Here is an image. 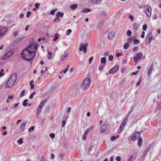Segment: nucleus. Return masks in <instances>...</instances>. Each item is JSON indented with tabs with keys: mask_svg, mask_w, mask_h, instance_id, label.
Instances as JSON below:
<instances>
[{
	"mask_svg": "<svg viewBox=\"0 0 161 161\" xmlns=\"http://www.w3.org/2000/svg\"><path fill=\"white\" fill-rule=\"evenodd\" d=\"M34 46L33 52L30 53L27 52L23 54H21V57L23 59L28 61H30L33 59L36 52L38 48L37 44H35Z\"/></svg>",
	"mask_w": 161,
	"mask_h": 161,
	"instance_id": "f257e3e1",
	"label": "nucleus"
},
{
	"mask_svg": "<svg viewBox=\"0 0 161 161\" xmlns=\"http://www.w3.org/2000/svg\"><path fill=\"white\" fill-rule=\"evenodd\" d=\"M90 82L91 80L89 78H85L81 85L80 87L83 90H86L89 87Z\"/></svg>",
	"mask_w": 161,
	"mask_h": 161,
	"instance_id": "f03ea898",
	"label": "nucleus"
},
{
	"mask_svg": "<svg viewBox=\"0 0 161 161\" xmlns=\"http://www.w3.org/2000/svg\"><path fill=\"white\" fill-rule=\"evenodd\" d=\"M33 46L32 44L30 45L29 47H26L22 51L21 54H23V53H26L27 52H29L30 53L33 52V50H31L30 49H33L34 47H33Z\"/></svg>",
	"mask_w": 161,
	"mask_h": 161,
	"instance_id": "7ed1b4c3",
	"label": "nucleus"
},
{
	"mask_svg": "<svg viewBox=\"0 0 161 161\" xmlns=\"http://www.w3.org/2000/svg\"><path fill=\"white\" fill-rule=\"evenodd\" d=\"M119 66L116 65L114 66L109 70V73L110 74H114L117 72L119 69Z\"/></svg>",
	"mask_w": 161,
	"mask_h": 161,
	"instance_id": "20e7f679",
	"label": "nucleus"
},
{
	"mask_svg": "<svg viewBox=\"0 0 161 161\" xmlns=\"http://www.w3.org/2000/svg\"><path fill=\"white\" fill-rule=\"evenodd\" d=\"M152 39V32L149 33L146 39L145 43L147 44L150 43Z\"/></svg>",
	"mask_w": 161,
	"mask_h": 161,
	"instance_id": "39448f33",
	"label": "nucleus"
},
{
	"mask_svg": "<svg viewBox=\"0 0 161 161\" xmlns=\"http://www.w3.org/2000/svg\"><path fill=\"white\" fill-rule=\"evenodd\" d=\"M8 31V28L6 27H2L0 29V37L4 35Z\"/></svg>",
	"mask_w": 161,
	"mask_h": 161,
	"instance_id": "423d86ee",
	"label": "nucleus"
},
{
	"mask_svg": "<svg viewBox=\"0 0 161 161\" xmlns=\"http://www.w3.org/2000/svg\"><path fill=\"white\" fill-rule=\"evenodd\" d=\"M138 7L139 9H144V10H151V7L148 5H138Z\"/></svg>",
	"mask_w": 161,
	"mask_h": 161,
	"instance_id": "0eeeda50",
	"label": "nucleus"
},
{
	"mask_svg": "<svg viewBox=\"0 0 161 161\" xmlns=\"http://www.w3.org/2000/svg\"><path fill=\"white\" fill-rule=\"evenodd\" d=\"M79 50L80 51H83V52L85 53H86L87 51V47L84 44H81L80 45Z\"/></svg>",
	"mask_w": 161,
	"mask_h": 161,
	"instance_id": "6e6552de",
	"label": "nucleus"
},
{
	"mask_svg": "<svg viewBox=\"0 0 161 161\" xmlns=\"http://www.w3.org/2000/svg\"><path fill=\"white\" fill-rule=\"evenodd\" d=\"M14 54L13 52L11 51H8L7 53L3 56V59H6L10 57Z\"/></svg>",
	"mask_w": 161,
	"mask_h": 161,
	"instance_id": "1a4fd4ad",
	"label": "nucleus"
},
{
	"mask_svg": "<svg viewBox=\"0 0 161 161\" xmlns=\"http://www.w3.org/2000/svg\"><path fill=\"white\" fill-rule=\"evenodd\" d=\"M27 122L26 121H25L24 122H22L20 125V131L21 132H22L24 130L25 127L27 124Z\"/></svg>",
	"mask_w": 161,
	"mask_h": 161,
	"instance_id": "9d476101",
	"label": "nucleus"
},
{
	"mask_svg": "<svg viewBox=\"0 0 161 161\" xmlns=\"http://www.w3.org/2000/svg\"><path fill=\"white\" fill-rule=\"evenodd\" d=\"M115 34L113 31H111L108 34V39L109 40H112L115 36Z\"/></svg>",
	"mask_w": 161,
	"mask_h": 161,
	"instance_id": "9b49d317",
	"label": "nucleus"
},
{
	"mask_svg": "<svg viewBox=\"0 0 161 161\" xmlns=\"http://www.w3.org/2000/svg\"><path fill=\"white\" fill-rule=\"evenodd\" d=\"M69 55V53H66L64 54L63 55L62 57H61L60 58L61 61H64L68 57Z\"/></svg>",
	"mask_w": 161,
	"mask_h": 161,
	"instance_id": "f8f14e48",
	"label": "nucleus"
},
{
	"mask_svg": "<svg viewBox=\"0 0 161 161\" xmlns=\"http://www.w3.org/2000/svg\"><path fill=\"white\" fill-rule=\"evenodd\" d=\"M153 68V64L151 65L149 67L147 73L148 75H150L152 71V69Z\"/></svg>",
	"mask_w": 161,
	"mask_h": 161,
	"instance_id": "ddd939ff",
	"label": "nucleus"
},
{
	"mask_svg": "<svg viewBox=\"0 0 161 161\" xmlns=\"http://www.w3.org/2000/svg\"><path fill=\"white\" fill-rule=\"evenodd\" d=\"M107 126L106 125H103L100 128V130L101 132H104L106 131Z\"/></svg>",
	"mask_w": 161,
	"mask_h": 161,
	"instance_id": "4468645a",
	"label": "nucleus"
},
{
	"mask_svg": "<svg viewBox=\"0 0 161 161\" xmlns=\"http://www.w3.org/2000/svg\"><path fill=\"white\" fill-rule=\"evenodd\" d=\"M139 26V24L137 23H135L133 24V27L135 31H137L138 29V28Z\"/></svg>",
	"mask_w": 161,
	"mask_h": 161,
	"instance_id": "2eb2a0df",
	"label": "nucleus"
},
{
	"mask_svg": "<svg viewBox=\"0 0 161 161\" xmlns=\"http://www.w3.org/2000/svg\"><path fill=\"white\" fill-rule=\"evenodd\" d=\"M10 79H9L8 81L7 82V83H6V86H5V88H7L8 87H11L14 84V83H12V84H9V81L10 80Z\"/></svg>",
	"mask_w": 161,
	"mask_h": 161,
	"instance_id": "dca6fc26",
	"label": "nucleus"
},
{
	"mask_svg": "<svg viewBox=\"0 0 161 161\" xmlns=\"http://www.w3.org/2000/svg\"><path fill=\"white\" fill-rule=\"evenodd\" d=\"M47 98L46 99L42 101L40 104L39 106H38L39 107H40L41 108H42V107L43 106L44 104L45 103L47 100Z\"/></svg>",
	"mask_w": 161,
	"mask_h": 161,
	"instance_id": "f3484780",
	"label": "nucleus"
},
{
	"mask_svg": "<svg viewBox=\"0 0 161 161\" xmlns=\"http://www.w3.org/2000/svg\"><path fill=\"white\" fill-rule=\"evenodd\" d=\"M17 74L16 73H14L13 74V75L10 77V78L9 79H10V80L11 79H14V83L16 80L17 79Z\"/></svg>",
	"mask_w": 161,
	"mask_h": 161,
	"instance_id": "a211bd4d",
	"label": "nucleus"
},
{
	"mask_svg": "<svg viewBox=\"0 0 161 161\" xmlns=\"http://www.w3.org/2000/svg\"><path fill=\"white\" fill-rule=\"evenodd\" d=\"M142 143V139L141 137H139L138 141V146L141 147Z\"/></svg>",
	"mask_w": 161,
	"mask_h": 161,
	"instance_id": "6ab92c4d",
	"label": "nucleus"
},
{
	"mask_svg": "<svg viewBox=\"0 0 161 161\" xmlns=\"http://www.w3.org/2000/svg\"><path fill=\"white\" fill-rule=\"evenodd\" d=\"M92 3L94 4H99L101 3V0H92Z\"/></svg>",
	"mask_w": 161,
	"mask_h": 161,
	"instance_id": "aec40b11",
	"label": "nucleus"
},
{
	"mask_svg": "<svg viewBox=\"0 0 161 161\" xmlns=\"http://www.w3.org/2000/svg\"><path fill=\"white\" fill-rule=\"evenodd\" d=\"M106 62V58L105 57H102L101 59V62L102 64H105Z\"/></svg>",
	"mask_w": 161,
	"mask_h": 161,
	"instance_id": "412c9836",
	"label": "nucleus"
},
{
	"mask_svg": "<svg viewBox=\"0 0 161 161\" xmlns=\"http://www.w3.org/2000/svg\"><path fill=\"white\" fill-rule=\"evenodd\" d=\"M21 40L22 39L21 38L17 39L13 42V44L15 46L16 44H17L19 42L21 41Z\"/></svg>",
	"mask_w": 161,
	"mask_h": 161,
	"instance_id": "4be33fe9",
	"label": "nucleus"
},
{
	"mask_svg": "<svg viewBox=\"0 0 161 161\" xmlns=\"http://www.w3.org/2000/svg\"><path fill=\"white\" fill-rule=\"evenodd\" d=\"M78 7V5L76 4H74L70 6V8L74 10L75 9Z\"/></svg>",
	"mask_w": 161,
	"mask_h": 161,
	"instance_id": "5701e85b",
	"label": "nucleus"
},
{
	"mask_svg": "<svg viewBox=\"0 0 161 161\" xmlns=\"http://www.w3.org/2000/svg\"><path fill=\"white\" fill-rule=\"evenodd\" d=\"M133 41H134L133 44L134 45L138 44L140 42V41L138 40L136 38H134L133 39Z\"/></svg>",
	"mask_w": 161,
	"mask_h": 161,
	"instance_id": "b1692460",
	"label": "nucleus"
},
{
	"mask_svg": "<svg viewBox=\"0 0 161 161\" xmlns=\"http://www.w3.org/2000/svg\"><path fill=\"white\" fill-rule=\"evenodd\" d=\"M103 20H101L100 21V23L98 25V30H100L103 26L102 24H103Z\"/></svg>",
	"mask_w": 161,
	"mask_h": 161,
	"instance_id": "393cba45",
	"label": "nucleus"
},
{
	"mask_svg": "<svg viewBox=\"0 0 161 161\" xmlns=\"http://www.w3.org/2000/svg\"><path fill=\"white\" fill-rule=\"evenodd\" d=\"M64 15V13L63 12H58L56 15L57 17H62Z\"/></svg>",
	"mask_w": 161,
	"mask_h": 161,
	"instance_id": "a878e982",
	"label": "nucleus"
},
{
	"mask_svg": "<svg viewBox=\"0 0 161 161\" xmlns=\"http://www.w3.org/2000/svg\"><path fill=\"white\" fill-rule=\"evenodd\" d=\"M105 64H100L99 68V70L100 71H103L105 67Z\"/></svg>",
	"mask_w": 161,
	"mask_h": 161,
	"instance_id": "bb28decb",
	"label": "nucleus"
},
{
	"mask_svg": "<svg viewBox=\"0 0 161 161\" xmlns=\"http://www.w3.org/2000/svg\"><path fill=\"white\" fill-rule=\"evenodd\" d=\"M127 118H125L123 120L122 122V123L121 124V125H122V126H123V128L125 126V125L126 123L127 122Z\"/></svg>",
	"mask_w": 161,
	"mask_h": 161,
	"instance_id": "cd10ccee",
	"label": "nucleus"
},
{
	"mask_svg": "<svg viewBox=\"0 0 161 161\" xmlns=\"http://www.w3.org/2000/svg\"><path fill=\"white\" fill-rule=\"evenodd\" d=\"M42 109V108L38 107L36 112V114L37 115V116L38 115L40 114V113L41 112Z\"/></svg>",
	"mask_w": 161,
	"mask_h": 161,
	"instance_id": "c85d7f7f",
	"label": "nucleus"
},
{
	"mask_svg": "<svg viewBox=\"0 0 161 161\" xmlns=\"http://www.w3.org/2000/svg\"><path fill=\"white\" fill-rule=\"evenodd\" d=\"M106 16V15L104 12L103 11L102 13L101 14L100 17V18H105Z\"/></svg>",
	"mask_w": 161,
	"mask_h": 161,
	"instance_id": "c756f323",
	"label": "nucleus"
},
{
	"mask_svg": "<svg viewBox=\"0 0 161 161\" xmlns=\"http://www.w3.org/2000/svg\"><path fill=\"white\" fill-rule=\"evenodd\" d=\"M28 101V100L27 99H25V100L23 103V105L25 107L27 105V102Z\"/></svg>",
	"mask_w": 161,
	"mask_h": 161,
	"instance_id": "7c9ffc66",
	"label": "nucleus"
},
{
	"mask_svg": "<svg viewBox=\"0 0 161 161\" xmlns=\"http://www.w3.org/2000/svg\"><path fill=\"white\" fill-rule=\"evenodd\" d=\"M142 54L141 53H138L136 54V56H137L136 57L138 59H141V57H142Z\"/></svg>",
	"mask_w": 161,
	"mask_h": 161,
	"instance_id": "2f4dec72",
	"label": "nucleus"
},
{
	"mask_svg": "<svg viewBox=\"0 0 161 161\" xmlns=\"http://www.w3.org/2000/svg\"><path fill=\"white\" fill-rule=\"evenodd\" d=\"M129 43L126 42L124 45V48L125 49H127L129 47Z\"/></svg>",
	"mask_w": 161,
	"mask_h": 161,
	"instance_id": "473e14b6",
	"label": "nucleus"
},
{
	"mask_svg": "<svg viewBox=\"0 0 161 161\" xmlns=\"http://www.w3.org/2000/svg\"><path fill=\"white\" fill-rule=\"evenodd\" d=\"M48 54L47 57H48V59H50L52 58V53L51 52H48Z\"/></svg>",
	"mask_w": 161,
	"mask_h": 161,
	"instance_id": "72a5a7b5",
	"label": "nucleus"
},
{
	"mask_svg": "<svg viewBox=\"0 0 161 161\" xmlns=\"http://www.w3.org/2000/svg\"><path fill=\"white\" fill-rule=\"evenodd\" d=\"M25 93V90H24L22 91L20 93V94L19 95V97H22L24 95Z\"/></svg>",
	"mask_w": 161,
	"mask_h": 161,
	"instance_id": "f704fd0d",
	"label": "nucleus"
},
{
	"mask_svg": "<svg viewBox=\"0 0 161 161\" xmlns=\"http://www.w3.org/2000/svg\"><path fill=\"white\" fill-rule=\"evenodd\" d=\"M147 16L148 17L150 16L151 15V11H145Z\"/></svg>",
	"mask_w": 161,
	"mask_h": 161,
	"instance_id": "c9c22d12",
	"label": "nucleus"
},
{
	"mask_svg": "<svg viewBox=\"0 0 161 161\" xmlns=\"http://www.w3.org/2000/svg\"><path fill=\"white\" fill-rule=\"evenodd\" d=\"M17 142L20 145L22 144L23 143V139L20 138L19 140L17 141Z\"/></svg>",
	"mask_w": 161,
	"mask_h": 161,
	"instance_id": "e433bc0d",
	"label": "nucleus"
},
{
	"mask_svg": "<svg viewBox=\"0 0 161 161\" xmlns=\"http://www.w3.org/2000/svg\"><path fill=\"white\" fill-rule=\"evenodd\" d=\"M58 36L57 34H55V36L53 39V40L54 41H56L58 40Z\"/></svg>",
	"mask_w": 161,
	"mask_h": 161,
	"instance_id": "4c0bfd02",
	"label": "nucleus"
},
{
	"mask_svg": "<svg viewBox=\"0 0 161 161\" xmlns=\"http://www.w3.org/2000/svg\"><path fill=\"white\" fill-rule=\"evenodd\" d=\"M147 26L146 24H144L143 25L142 29L143 31H145L147 30Z\"/></svg>",
	"mask_w": 161,
	"mask_h": 161,
	"instance_id": "58836bf2",
	"label": "nucleus"
},
{
	"mask_svg": "<svg viewBox=\"0 0 161 161\" xmlns=\"http://www.w3.org/2000/svg\"><path fill=\"white\" fill-rule=\"evenodd\" d=\"M140 79L139 81H138L136 84V87H138V86H139L141 84V77H140Z\"/></svg>",
	"mask_w": 161,
	"mask_h": 161,
	"instance_id": "ea45409f",
	"label": "nucleus"
},
{
	"mask_svg": "<svg viewBox=\"0 0 161 161\" xmlns=\"http://www.w3.org/2000/svg\"><path fill=\"white\" fill-rule=\"evenodd\" d=\"M69 65H67V68H65V69L63 70V72H64V74H65L66 73V72L69 69Z\"/></svg>",
	"mask_w": 161,
	"mask_h": 161,
	"instance_id": "a19ab883",
	"label": "nucleus"
},
{
	"mask_svg": "<svg viewBox=\"0 0 161 161\" xmlns=\"http://www.w3.org/2000/svg\"><path fill=\"white\" fill-rule=\"evenodd\" d=\"M131 32L130 30H128L127 31V35L128 36H130L131 35Z\"/></svg>",
	"mask_w": 161,
	"mask_h": 161,
	"instance_id": "79ce46f5",
	"label": "nucleus"
},
{
	"mask_svg": "<svg viewBox=\"0 0 161 161\" xmlns=\"http://www.w3.org/2000/svg\"><path fill=\"white\" fill-rule=\"evenodd\" d=\"M133 37H131L130 38H129L127 40V41L131 43V42L132 41H133Z\"/></svg>",
	"mask_w": 161,
	"mask_h": 161,
	"instance_id": "37998d69",
	"label": "nucleus"
},
{
	"mask_svg": "<svg viewBox=\"0 0 161 161\" xmlns=\"http://www.w3.org/2000/svg\"><path fill=\"white\" fill-rule=\"evenodd\" d=\"M36 93L35 92H33L30 95L29 97V98L30 99H32L33 97V95L35 94Z\"/></svg>",
	"mask_w": 161,
	"mask_h": 161,
	"instance_id": "c03bdc74",
	"label": "nucleus"
},
{
	"mask_svg": "<svg viewBox=\"0 0 161 161\" xmlns=\"http://www.w3.org/2000/svg\"><path fill=\"white\" fill-rule=\"evenodd\" d=\"M49 136L51 138L53 139L55 137V135L53 133H50L49 134Z\"/></svg>",
	"mask_w": 161,
	"mask_h": 161,
	"instance_id": "a18cd8bd",
	"label": "nucleus"
},
{
	"mask_svg": "<svg viewBox=\"0 0 161 161\" xmlns=\"http://www.w3.org/2000/svg\"><path fill=\"white\" fill-rule=\"evenodd\" d=\"M138 59L136 57H134L133 58V60L135 63H137L138 62Z\"/></svg>",
	"mask_w": 161,
	"mask_h": 161,
	"instance_id": "49530a36",
	"label": "nucleus"
},
{
	"mask_svg": "<svg viewBox=\"0 0 161 161\" xmlns=\"http://www.w3.org/2000/svg\"><path fill=\"white\" fill-rule=\"evenodd\" d=\"M140 134L141 133L139 132H137L136 133L135 135V136H136L138 138L140 135Z\"/></svg>",
	"mask_w": 161,
	"mask_h": 161,
	"instance_id": "de8ad7c7",
	"label": "nucleus"
},
{
	"mask_svg": "<svg viewBox=\"0 0 161 161\" xmlns=\"http://www.w3.org/2000/svg\"><path fill=\"white\" fill-rule=\"evenodd\" d=\"M115 159L117 161H121V158L119 156H117L116 157Z\"/></svg>",
	"mask_w": 161,
	"mask_h": 161,
	"instance_id": "09e8293b",
	"label": "nucleus"
},
{
	"mask_svg": "<svg viewBox=\"0 0 161 161\" xmlns=\"http://www.w3.org/2000/svg\"><path fill=\"white\" fill-rule=\"evenodd\" d=\"M109 59L110 61H112L113 59V56L112 55H110L109 56Z\"/></svg>",
	"mask_w": 161,
	"mask_h": 161,
	"instance_id": "8fccbe9b",
	"label": "nucleus"
},
{
	"mask_svg": "<svg viewBox=\"0 0 161 161\" xmlns=\"http://www.w3.org/2000/svg\"><path fill=\"white\" fill-rule=\"evenodd\" d=\"M35 6L36 8L38 9L40 6V4L38 3H36L35 4Z\"/></svg>",
	"mask_w": 161,
	"mask_h": 161,
	"instance_id": "3c124183",
	"label": "nucleus"
},
{
	"mask_svg": "<svg viewBox=\"0 0 161 161\" xmlns=\"http://www.w3.org/2000/svg\"><path fill=\"white\" fill-rule=\"evenodd\" d=\"M72 32V31L70 29H68L66 31V34L67 35H69L70 33Z\"/></svg>",
	"mask_w": 161,
	"mask_h": 161,
	"instance_id": "603ef678",
	"label": "nucleus"
},
{
	"mask_svg": "<svg viewBox=\"0 0 161 161\" xmlns=\"http://www.w3.org/2000/svg\"><path fill=\"white\" fill-rule=\"evenodd\" d=\"M93 58L92 57H91L89 59V64H91L92 61L93 60Z\"/></svg>",
	"mask_w": 161,
	"mask_h": 161,
	"instance_id": "864d4df0",
	"label": "nucleus"
},
{
	"mask_svg": "<svg viewBox=\"0 0 161 161\" xmlns=\"http://www.w3.org/2000/svg\"><path fill=\"white\" fill-rule=\"evenodd\" d=\"M87 136V135L84 133L83 134V139L84 140H85L86 139Z\"/></svg>",
	"mask_w": 161,
	"mask_h": 161,
	"instance_id": "5fc2aeb1",
	"label": "nucleus"
},
{
	"mask_svg": "<svg viewBox=\"0 0 161 161\" xmlns=\"http://www.w3.org/2000/svg\"><path fill=\"white\" fill-rule=\"evenodd\" d=\"M18 34V32H17V31H15L13 33V34L14 35V36L15 37H16V36H17Z\"/></svg>",
	"mask_w": 161,
	"mask_h": 161,
	"instance_id": "6e6d98bb",
	"label": "nucleus"
},
{
	"mask_svg": "<svg viewBox=\"0 0 161 161\" xmlns=\"http://www.w3.org/2000/svg\"><path fill=\"white\" fill-rule=\"evenodd\" d=\"M62 126L63 127H64L65 126V123H66V121L65 120H63L62 121Z\"/></svg>",
	"mask_w": 161,
	"mask_h": 161,
	"instance_id": "4d7b16f0",
	"label": "nucleus"
},
{
	"mask_svg": "<svg viewBox=\"0 0 161 161\" xmlns=\"http://www.w3.org/2000/svg\"><path fill=\"white\" fill-rule=\"evenodd\" d=\"M34 130V126H32L28 130L29 131H31V130L32 131H33Z\"/></svg>",
	"mask_w": 161,
	"mask_h": 161,
	"instance_id": "13d9d810",
	"label": "nucleus"
},
{
	"mask_svg": "<svg viewBox=\"0 0 161 161\" xmlns=\"http://www.w3.org/2000/svg\"><path fill=\"white\" fill-rule=\"evenodd\" d=\"M138 47H134L133 49V51L134 52H135L136 51H137V50H138Z\"/></svg>",
	"mask_w": 161,
	"mask_h": 161,
	"instance_id": "bf43d9fd",
	"label": "nucleus"
},
{
	"mask_svg": "<svg viewBox=\"0 0 161 161\" xmlns=\"http://www.w3.org/2000/svg\"><path fill=\"white\" fill-rule=\"evenodd\" d=\"M116 137L115 136H112L110 138V140L111 141H114L115 140Z\"/></svg>",
	"mask_w": 161,
	"mask_h": 161,
	"instance_id": "052dcab7",
	"label": "nucleus"
},
{
	"mask_svg": "<svg viewBox=\"0 0 161 161\" xmlns=\"http://www.w3.org/2000/svg\"><path fill=\"white\" fill-rule=\"evenodd\" d=\"M14 97V96L13 95H12V96H10L9 95L8 96V98L10 99H12Z\"/></svg>",
	"mask_w": 161,
	"mask_h": 161,
	"instance_id": "680f3d73",
	"label": "nucleus"
},
{
	"mask_svg": "<svg viewBox=\"0 0 161 161\" xmlns=\"http://www.w3.org/2000/svg\"><path fill=\"white\" fill-rule=\"evenodd\" d=\"M144 34H145V32L144 31H143L142 32V34L141 36V37L142 38H143L144 37Z\"/></svg>",
	"mask_w": 161,
	"mask_h": 161,
	"instance_id": "e2e57ef3",
	"label": "nucleus"
},
{
	"mask_svg": "<svg viewBox=\"0 0 161 161\" xmlns=\"http://www.w3.org/2000/svg\"><path fill=\"white\" fill-rule=\"evenodd\" d=\"M19 102H18V103H16L15 104L14 106L13 107V108H15L16 107H17L19 105Z\"/></svg>",
	"mask_w": 161,
	"mask_h": 161,
	"instance_id": "0e129e2a",
	"label": "nucleus"
},
{
	"mask_svg": "<svg viewBox=\"0 0 161 161\" xmlns=\"http://www.w3.org/2000/svg\"><path fill=\"white\" fill-rule=\"evenodd\" d=\"M121 55V53H117L116 54V56L117 57H118Z\"/></svg>",
	"mask_w": 161,
	"mask_h": 161,
	"instance_id": "69168bd1",
	"label": "nucleus"
},
{
	"mask_svg": "<svg viewBox=\"0 0 161 161\" xmlns=\"http://www.w3.org/2000/svg\"><path fill=\"white\" fill-rule=\"evenodd\" d=\"M31 14V13L30 11H29L27 12L26 17H28Z\"/></svg>",
	"mask_w": 161,
	"mask_h": 161,
	"instance_id": "338daca9",
	"label": "nucleus"
},
{
	"mask_svg": "<svg viewBox=\"0 0 161 161\" xmlns=\"http://www.w3.org/2000/svg\"><path fill=\"white\" fill-rule=\"evenodd\" d=\"M133 157L132 155H131L130 157L128 159V160L127 161H132V158Z\"/></svg>",
	"mask_w": 161,
	"mask_h": 161,
	"instance_id": "774afa93",
	"label": "nucleus"
}]
</instances>
